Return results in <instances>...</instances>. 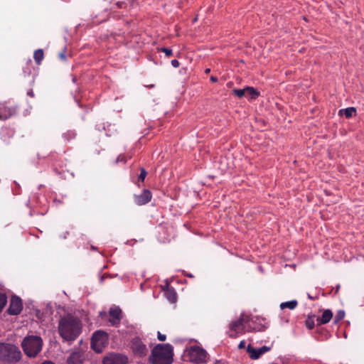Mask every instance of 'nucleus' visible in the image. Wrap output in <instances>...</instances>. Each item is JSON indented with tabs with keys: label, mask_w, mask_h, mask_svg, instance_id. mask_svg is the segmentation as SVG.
I'll return each instance as SVG.
<instances>
[{
	"label": "nucleus",
	"mask_w": 364,
	"mask_h": 364,
	"mask_svg": "<svg viewBox=\"0 0 364 364\" xmlns=\"http://www.w3.org/2000/svg\"><path fill=\"white\" fill-rule=\"evenodd\" d=\"M80 321L73 316L62 318L58 323V332L64 341H73L81 333Z\"/></svg>",
	"instance_id": "obj_1"
},
{
	"label": "nucleus",
	"mask_w": 364,
	"mask_h": 364,
	"mask_svg": "<svg viewBox=\"0 0 364 364\" xmlns=\"http://www.w3.org/2000/svg\"><path fill=\"white\" fill-rule=\"evenodd\" d=\"M173 355L171 345L158 344L151 350L149 360L151 364H171L173 361Z\"/></svg>",
	"instance_id": "obj_2"
},
{
	"label": "nucleus",
	"mask_w": 364,
	"mask_h": 364,
	"mask_svg": "<svg viewBox=\"0 0 364 364\" xmlns=\"http://www.w3.org/2000/svg\"><path fill=\"white\" fill-rule=\"evenodd\" d=\"M21 346L26 355L35 357L42 349L43 340L38 336H28L23 340Z\"/></svg>",
	"instance_id": "obj_3"
},
{
	"label": "nucleus",
	"mask_w": 364,
	"mask_h": 364,
	"mask_svg": "<svg viewBox=\"0 0 364 364\" xmlns=\"http://www.w3.org/2000/svg\"><path fill=\"white\" fill-rule=\"evenodd\" d=\"M21 353L18 347L9 343H0V360L4 362L13 363L18 361Z\"/></svg>",
	"instance_id": "obj_4"
},
{
	"label": "nucleus",
	"mask_w": 364,
	"mask_h": 364,
	"mask_svg": "<svg viewBox=\"0 0 364 364\" xmlns=\"http://www.w3.org/2000/svg\"><path fill=\"white\" fill-rule=\"evenodd\" d=\"M188 360L196 364L205 363L208 359V353L205 349L197 346H193L186 350Z\"/></svg>",
	"instance_id": "obj_5"
},
{
	"label": "nucleus",
	"mask_w": 364,
	"mask_h": 364,
	"mask_svg": "<svg viewBox=\"0 0 364 364\" xmlns=\"http://www.w3.org/2000/svg\"><path fill=\"white\" fill-rule=\"evenodd\" d=\"M250 321L249 316L242 314L239 318L231 322L229 325L228 334L230 337L236 338L245 333V324Z\"/></svg>",
	"instance_id": "obj_6"
},
{
	"label": "nucleus",
	"mask_w": 364,
	"mask_h": 364,
	"mask_svg": "<svg viewBox=\"0 0 364 364\" xmlns=\"http://www.w3.org/2000/svg\"><path fill=\"white\" fill-rule=\"evenodd\" d=\"M108 341V334L103 331H97L92 336L91 347L96 353H101L107 346Z\"/></svg>",
	"instance_id": "obj_7"
},
{
	"label": "nucleus",
	"mask_w": 364,
	"mask_h": 364,
	"mask_svg": "<svg viewBox=\"0 0 364 364\" xmlns=\"http://www.w3.org/2000/svg\"><path fill=\"white\" fill-rule=\"evenodd\" d=\"M130 348L136 357L144 358L149 353V348L146 344L139 337H135L132 339Z\"/></svg>",
	"instance_id": "obj_8"
},
{
	"label": "nucleus",
	"mask_w": 364,
	"mask_h": 364,
	"mask_svg": "<svg viewBox=\"0 0 364 364\" xmlns=\"http://www.w3.org/2000/svg\"><path fill=\"white\" fill-rule=\"evenodd\" d=\"M85 360V353L81 350H73L69 352L66 364H82Z\"/></svg>",
	"instance_id": "obj_9"
},
{
	"label": "nucleus",
	"mask_w": 364,
	"mask_h": 364,
	"mask_svg": "<svg viewBox=\"0 0 364 364\" xmlns=\"http://www.w3.org/2000/svg\"><path fill=\"white\" fill-rule=\"evenodd\" d=\"M128 358L122 354L110 353L103 359V364H127Z\"/></svg>",
	"instance_id": "obj_10"
},
{
	"label": "nucleus",
	"mask_w": 364,
	"mask_h": 364,
	"mask_svg": "<svg viewBox=\"0 0 364 364\" xmlns=\"http://www.w3.org/2000/svg\"><path fill=\"white\" fill-rule=\"evenodd\" d=\"M23 305L21 299L16 296L11 297L9 307L7 310L10 315H18L22 311Z\"/></svg>",
	"instance_id": "obj_11"
},
{
	"label": "nucleus",
	"mask_w": 364,
	"mask_h": 364,
	"mask_svg": "<svg viewBox=\"0 0 364 364\" xmlns=\"http://www.w3.org/2000/svg\"><path fill=\"white\" fill-rule=\"evenodd\" d=\"M270 347L265 346L259 348H255L251 345H248L247 347V351L249 353L250 358L253 360L258 359L262 355L270 350Z\"/></svg>",
	"instance_id": "obj_12"
},
{
	"label": "nucleus",
	"mask_w": 364,
	"mask_h": 364,
	"mask_svg": "<svg viewBox=\"0 0 364 364\" xmlns=\"http://www.w3.org/2000/svg\"><path fill=\"white\" fill-rule=\"evenodd\" d=\"M109 323L111 326H117L121 321L122 311L119 307L111 308L109 311Z\"/></svg>",
	"instance_id": "obj_13"
},
{
	"label": "nucleus",
	"mask_w": 364,
	"mask_h": 364,
	"mask_svg": "<svg viewBox=\"0 0 364 364\" xmlns=\"http://www.w3.org/2000/svg\"><path fill=\"white\" fill-rule=\"evenodd\" d=\"M151 199V193L149 190H144L141 193L134 196V202L142 205L149 203Z\"/></svg>",
	"instance_id": "obj_14"
},
{
	"label": "nucleus",
	"mask_w": 364,
	"mask_h": 364,
	"mask_svg": "<svg viewBox=\"0 0 364 364\" xmlns=\"http://www.w3.org/2000/svg\"><path fill=\"white\" fill-rule=\"evenodd\" d=\"M16 110L14 108L8 107L4 103H0V120H6L11 117Z\"/></svg>",
	"instance_id": "obj_15"
},
{
	"label": "nucleus",
	"mask_w": 364,
	"mask_h": 364,
	"mask_svg": "<svg viewBox=\"0 0 364 364\" xmlns=\"http://www.w3.org/2000/svg\"><path fill=\"white\" fill-rule=\"evenodd\" d=\"M332 317V311L330 309H326L323 311L321 316L317 318L318 324H326L331 320Z\"/></svg>",
	"instance_id": "obj_16"
},
{
	"label": "nucleus",
	"mask_w": 364,
	"mask_h": 364,
	"mask_svg": "<svg viewBox=\"0 0 364 364\" xmlns=\"http://www.w3.org/2000/svg\"><path fill=\"white\" fill-rule=\"evenodd\" d=\"M164 295L171 303H174L177 300V294L173 288H167L164 291Z\"/></svg>",
	"instance_id": "obj_17"
},
{
	"label": "nucleus",
	"mask_w": 364,
	"mask_h": 364,
	"mask_svg": "<svg viewBox=\"0 0 364 364\" xmlns=\"http://www.w3.org/2000/svg\"><path fill=\"white\" fill-rule=\"evenodd\" d=\"M356 109L354 107H348L346 109H343L339 111L340 115H344L346 118H350L353 115L355 114Z\"/></svg>",
	"instance_id": "obj_18"
},
{
	"label": "nucleus",
	"mask_w": 364,
	"mask_h": 364,
	"mask_svg": "<svg viewBox=\"0 0 364 364\" xmlns=\"http://www.w3.org/2000/svg\"><path fill=\"white\" fill-rule=\"evenodd\" d=\"M298 305V302L296 300H291L286 302H282L280 304L281 309H284L286 308L289 309L291 310L294 309Z\"/></svg>",
	"instance_id": "obj_19"
},
{
	"label": "nucleus",
	"mask_w": 364,
	"mask_h": 364,
	"mask_svg": "<svg viewBox=\"0 0 364 364\" xmlns=\"http://www.w3.org/2000/svg\"><path fill=\"white\" fill-rule=\"evenodd\" d=\"M245 97H250L251 99H255L259 95V93L252 87H245Z\"/></svg>",
	"instance_id": "obj_20"
},
{
	"label": "nucleus",
	"mask_w": 364,
	"mask_h": 364,
	"mask_svg": "<svg viewBox=\"0 0 364 364\" xmlns=\"http://www.w3.org/2000/svg\"><path fill=\"white\" fill-rule=\"evenodd\" d=\"M33 58L37 64H40L43 58V51L42 49H38L34 52Z\"/></svg>",
	"instance_id": "obj_21"
},
{
	"label": "nucleus",
	"mask_w": 364,
	"mask_h": 364,
	"mask_svg": "<svg viewBox=\"0 0 364 364\" xmlns=\"http://www.w3.org/2000/svg\"><path fill=\"white\" fill-rule=\"evenodd\" d=\"M345 311L343 310H339L334 318V323H336L341 321L345 317Z\"/></svg>",
	"instance_id": "obj_22"
},
{
	"label": "nucleus",
	"mask_w": 364,
	"mask_h": 364,
	"mask_svg": "<svg viewBox=\"0 0 364 364\" xmlns=\"http://www.w3.org/2000/svg\"><path fill=\"white\" fill-rule=\"evenodd\" d=\"M7 303V297L5 294L0 293V311L4 309Z\"/></svg>",
	"instance_id": "obj_23"
},
{
	"label": "nucleus",
	"mask_w": 364,
	"mask_h": 364,
	"mask_svg": "<svg viewBox=\"0 0 364 364\" xmlns=\"http://www.w3.org/2000/svg\"><path fill=\"white\" fill-rule=\"evenodd\" d=\"M245 88L244 89H235L233 90L232 92L234 95L240 98L245 97Z\"/></svg>",
	"instance_id": "obj_24"
},
{
	"label": "nucleus",
	"mask_w": 364,
	"mask_h": 364,
	"mask_svg": "<svg viewBox=\"0 0 364 364\" xmlns=\"http://www.w3.org/2000/svg\"><path fill=\"white\" fill-rule=\"evenodd\" d=\"M306 326L309 329L314 328L315 326L314 320L312 317H309L305 321Z\"/></svg>",
	"instance_id": "obj_25"
},
{
	"label": "nucleus",
	"mask_w": 364,
	"mask_h": 364,
	"mask_svg": "<svg viewBox=\"0 0 364 364\" xmlns=\"http://www.w3.org/2000/svg\"><path fill=\"white\" fill-rule=\"evenodd\" d=\"M158 50L159 51H161L163 53H165V55L167 56V57H170L173 55V52H172V50L171 48H158Z\"/></svg>",
	"instance_id": "obj_26"
},
{
	"label": "nucleus",
	"mask_w": 364,
	"mask_h": 364,
	"mask_svg": "<svg viewBox=\"0 0 364 364\" xmlns=\"http://www.w3.org/2000/svg\"><path fill=\"white\" fill-rule=\"evenodd\" d=\"M146 174H147V173L145 171V169L143 168H141V173H140V175L139 176V180L144 181V178H146Z\"/></svg>",
	"instance_id": "obj_27"
},
{
	"label": "nucleus",
	"mask_w": 364,
	"mask_h": 364,
	"mask_svg": "<svg viewBox=\"0 0 364 364\" xmlns=\"http://www.w3.org/2000/svg\"><path fill=\"white\" fill-rule=\"evenodd\" d=\"M171 63L172 66L174 67V68H178L179 65H180V63H179L178 60H177L176 59L172 60Z\"/></svg>",
	"instance_id": "obj_28"
},
{
	"label": "nucleus",
	"mask_w": 364,
	"mask_h": 364,
	"mask_svg": "<svg viewBox=\"0 0 364 364\" xmlns=\"http://www.w3.org/2000/svg\"><path fill=\"white\" fill-rule=\"evenodd\" d=\"M158 339L161 341H164L166 340V336L158 332Z\"/></svg>",
	"instance_id": "obj_29"
},
{
	"label": "nucleus",
	"mask_w": 364,
	"mask_h": 364,
	"mask_svg": "<svg viewBox=\"0 0 364 364\" xmlns=\"http://www.w3.org/2000/svg\"><path fill=\"white\" fill-rule=\"evenodd\" d=\"M120 161H124V162H125V161H125V157H124V156H123V155H119V156L117 158V159H116V163H118V162H120Z\"/></svg>",
	"instance_id": "obj_30"
},
{
	"label": "nucleus",
	"mask_w": 364,
	"mask_h": 364,
	"mask_svg": "<svg viewBox=\"0 0 364 364\" xmlns=\"http://www.w3.org/2000/svg\"><path fill=\"white\" fill-rule=\"evenodd\" d=\"M67 135H69L70 138L75 137V133L73 132H68L64 134V137H66Z\"/></svg>",
	"instance_id": "obj_31"
},
{
	"label": "nucleus",
	"mask_w": 364,
	"mask_h": 364,
	"mask_svg": "<svg viewBox=\"0 0 364 364\" xmlns=\"http://www.w3.org/2000/svg\"><path fill=\"white\" fill-rule=\"evenodd\" d=\"M245 341H240L239 345H238V348H245Z\"/></svg>",
	"instance_id": "obj_32"
},
{
	"label": "nucleus",
	"mask_w": 364,
	"mask_h": 364,
	"mask_svg": "<svg viewBox=\"0 0 364 364\" xmlns=\"http://www.w3.org/2000/svg\"><path fill=\"white\" fill-rule=\"evenodd\" d=\"M59 57L60 59L62 60H65L66 59V56H65V53H61L59 54Z\"/></svg>",
	"instance_id": "obj_33"
},
{
	"label": "nucleus",
	"mask_w": 364,
	"mask_h": 364,
	"mask_svg": "<svg viewBox=\"0 0 364 364\" xmlns=\"http://www.w3.org/2000/svg\"><path fill=\"white\" fill-rule=\"evenodd\" d=\"M210 80L213 82H218V78L215 76H210Z\"/></svg>",
	"instance_id": "obj_34"
},
{
	"label": "nucleus",
	"mask_w": 364,
	"mask_h": 364,
	"mask_svg": "<svg viewBox=\"0 0 364 364\" xmlns=\"http://www.w3.org/2000/svg\"><path fill=\"white\" fill-rule=\"evenodd\" d=\"M42 364H54V363L51 361H46V362L43 363Z\"/></svg>",
	"instance_id": "obj_35"
},
{
	"label": "nucleus",
	"mask_w": 364,
	"mask_h": 364,
	"mask_svg": "<svg viewBox=\"0 0 364 364\" xmlns=\"http://www.w3.org/2000/svg\"><path fill=\"white\" fill-rule=\"evenodd\" d=\"M28 95H30V96H31V97H33V91H30V92H28Z\"/></svg>",
	"instance_id": "obj_36"
},
{
	"label": "nucleus",
	"mask_w": 364,
	"mask_h": 364,
	"mask_svg": "<svg viewBox=\"0 0 364 364\" xmlns=\"http://www.w3.org/2000/svg\"><path fill=\"white\" fill-rule=\"evenodd\" d=\"M210 72V68H207V69H205V73L206 74L209 73Z\"/></svg>",
	"instance_id": "obj_37"
},
{
	"label": "nucleus",
	"mask_w": 364,
	"mask_h": 364,
	"mask_svg": "<svg viewBox=\"0 0 364 364\" xmlns=\"http://www.w3.org/2000/svg\"><path fill=\"white\" fill-rule=\"evenodd\" d=\"M308 297H309V299H310L311 300L314 299V298L312 296H311L309 294H308Z\"/></svg>",
	"instance_id": "obj_38"
},
{
	"label": "nucleus",
	"mask_w": 364,
	"mask_h": 364,
	"mask_svg": "<svg viewBox=\"0 0 364 364\" xmlns=\"http://www.w3.org/2000/svg\"><path fill=\"white\" fill-rule=\"evenodd\" d=\"M105 314H106V313H105V312H104V313L100 312V316H102V315H105Z\"/></svg>",
	"instance_id": "obj_39"
},
{
	"label": "nucleus",
	"mask_w": 364,
	"mask_h": 364,
	"mask_svg": "<svg viewBox=\"0 0 364 364\" xmlns=\"http://www.w3.org/2000/svg\"><path fill=\"white\" fill-rule=\"evenodd\" d=\"M255 331H261V328H254Z\"/></svg>",
	"instance_id": "obj_40"
}]
</instances>
